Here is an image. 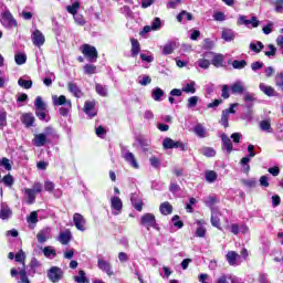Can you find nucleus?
<instances>
[{
  "mask_svg": "<svg viewBox=\"0 0 283 283\" xmlns=\"http://www.w3.org/2000/svg\"><path fill=\"white\" fill-rule=\"evenodd\" d=\"M2 181L7 187H12V185H14V178L12 177V175L4 176Z\"/></svg>",
  "mask_w": 283,
  "mask_h": 283,
  "instance_id": "69168bd1",
  "label": "nucleus"
},
{
  "mask_svg": "<svg viewBox=\"0 0 283 283\" xmlns=\"http://www.w3.org/2000/svg\"><path fill=\"white\" fill-rule=\"evenodd\" d=\"M21 122L23 125H25V127H32V125H34V115L31 113H25L22 115Z\"/></svg>",
  "mask_w": 283,
  "mask_h": 283,
  "instance_id": "bb28decb",
  "label": "nucleus"
},
{
  "mask_svg": "<svg viewBox=\"0 0 283 283\" xmlns=\"http://www.w3.org/2000/svg\"><path fill=\"white\" fill-rule=\"evenodd\" d=\"M260 129L266 132L268 134H273V128L271 127V120L265 119L260 122Z\"/></svg>",
  "mask_w": 283,
  "mask_h": 283,
  "instance_id": "e433bc0d",
  "label": "nucleus"
},
{
  "mask_svg": "<svg viewBox=\"0 0 283 283\" xmlns=\"http://www.w3.org/2000/svg\"><path fill=\"white\" fill-rule=\"evenodd\" d=\"M111 207L114 210L113 216H118L123 211V200L119 197H112Z\"/></svg>",
  "mask_w": 283,
  "mask_h": 283,
  "instance_id": "ddd939ff",
  "label": "nucleus"
},
{
  "mask_svg": "<svg viewBox=\"0 0 283 283\" xmlns=\"http://www.w3.org/2000/svg\"><path fill=\"white\" fill-rule=\"evenodd\" d=\"M57 240L61 244H70V240H72V232L70 230L61 232Z\"/></svg>",
  "mask_w": 283,
  "mask_h": 283,
  "instance_id": "5701e85b",
  "label": "nucleus"
},
{
  "mask_svg": "<svg viewBox=\"0 0 283 283\" xmlns=\"http://www.w3.org/2000/svg\"><path fill=\"white\" fill-rule=\"evenodd\" d=\"M221 39L227 42H231L235 39V31L231 29H223L221 33Z\"/></svg>",
  "mask_w": 283,
  "mask_h": 283,
  "instance_id": "b1692460",
  "label": "nucleus"
},
{
  "mask_svg": "<svg viewBox=\"0 0 283 283\" xmlns=\"http://www.w3.org/2000/svg\"><path fill=\"white\" fill-rule=\"evenodd\" d=\"M193 132L199 138H207V129H205V126L202 124H197L193 127Z\"/></svg>",
  "mask_w": 283,
  "mask_h": 283,
  "instance_id": "72a5a7b5",
  "label": "nucleus"
},
{
  "mask_svg": "<svg viewBox=\"0 0 283 283\" xmlns=\"http://www.w3.org/2000/svg\"><path fill=\"white\" fill-rule=\"evenodd\" d=\"M67 87H69V92L73 94V96H75L76 98H81V96H83V92L81 91L78 85H76V83L69 82Z\"/></svg>",
  "mask_w": 283,
  "mask_h": 283,
  "instance_id": "412c9836",
  "label": "nucleus"
},
{
  "mask_svg": "<svg viewBox=\"0 0 283 283\" xmlns=\"http://www.w3.org/2000/svg\"><path fill=\"white\" fill-rule=\"evenodd\" d=\"M0 167H3L7 171L12 170V165L10 164V159L6 157L0 159Z\"/></svg>",
  "mask_w": 283,
  "mask_h": 283,
  "instance_id": "6e6d98bb",
  "label": "nucleus"
},
{
  "mask_svg": "<svg viewBox=\"0 0 283 283\" xmlns=\"http://www.w3.org/2000/svg\"><path fill=\"white\" fill-rule=\"evenodd\" d=\"M81 52L90 63H96V61H98V51L95 46L83 44L81 46Z\"/></svg>",
  "mask_w": 283,
  "mask_h": 283,
  "instance_id": "20e7f679",
  "label": "nucleus"
},
{
  "mask_svg": "<svg viewBox=\"0 0 283 283\" xmlns=\"http://www.w3.org/2000/svg\"><path fill=\"white\" fill-rule=\"evenodd\" d=\"M35 109H48V105L41 96H38L34 102Z\"/></svg>",
  "mask_w": 283,
  "mask_h": 283,
  "instance_id": "de8ad7c7",
  "label": "nucleus"
},
{
  "mask_svg": "<svg viewBox=\"0 0 283 283\" xmlns=\"http://www.w3.org/2000/svg\"><path fill=\"white\" fill-rule=\"evenodd\" d=\"M273 6H275V8H274L275 12H277L279 14H282V12H283V0H274Z\"/></svg>",
  "mask_w": 283,
  "mask_h": 283,
  "instance_id": "680f3d73",
  "label": "nucleus"
},
{
  "mask_svg": "<svg viewBox=\"0 0 283 283\" xmlns=\"http://www.w3.org/2000/svg\"><path fill=\"white\" fill-rule=\"evenodd\" d=\"M164 149H180V151H187L189 148L187 147V144L178 140H174L169 137H166L163 142Z\"/></svg>",
  "mask_w": 283,
  "mask_h": 283,
  "instance_id": "39448f33",
  "label": "nucleus"
},
{
  "mask_svg": "<svg viewBox=\"0 0 283 283\" xmlns=\"http://www.w3.org/2000/svg\"><path fill=\"white\" fill-rule=\"evenodd\" d=\"M181 92H185L186 94H196V83L193 81L188 82L182 86Z\"/></svg>",
  "mask_w": 283,
  "mask_h": 283,
  "instance_id": "f704fd0d",
  "label": "nucleus"
},
{
  "mask_svg": "<svg viewBox=\"0 0 283 283\" xmlns=\"http://www.w3.org/2000/svg\"><path fill=\"white\" fill-rule=\"evenodd\" d=\"M200 154H202V156H207V158H213V156H216V149L211 147H202L200 149Z\"/></svg>",
  "mask_w": 283,
  "mask_h": 283,
  "instance_id": "c03bdc74",
  "label": "nucleus"
},
{
  "mask_svg": "<svg viewBox=\"0 0 283 283\" xmlns=\"http://www.w3.org/2000/svg\"><path fill=\"white\" fill-rule=\"evenodd\" d=\"M122 158L128 163L134 169H138V161L136 160V156H134V153L123 149L122 150Z\"/></svg>",
  "mask_w": 283,
  "mask_h": 283,
  "instance_id": "f8f14e48",
  "label": "nucleus"
},
{
  "mask_svg": "<svg viewBox=\"0 0 283 283\" xmlns=\"http://www.w3.org/2000/svg\"><path fill=\"white\" fill-rule=\"evenodd\" d=\"M151 96L156 102L159 103L160 101H163V97L165 96V91H163V88L160 87H155L153 90Z\"/></svg>",
  "mask_w": 283,
  "mask_h": 283,
  "instance_id": "473e14b6",
  "label": "nucleus"
},
{
  "mask_svg": "<svg viewBox=\"0 0 283 283\" xmlns=\"http://www.w3.org/2000/svg\"><path fill=\"white\" fill-rule=\"evenodd\" d=\"M203 59H212L211 63L214 67H222L224 65V55L214 54L213 52H206Z\"/></svg>",
  "mask_w": 283,
  "mask_h": 283,
  "instance_id": "0eeeda50",
  "label": "nucleus"
},
{
  "mask_svg": "<svg viewBox=\"0 0 283 283\" xmlns=\"http://www.w3.org/2000/svg\"><path fill=\"white\" fill-rule=\"evenodd\" d=\"M78 10H81V1L78 0H71V4L66 6V12L69 14H77Z\"/></svg>",
  "mask_w": 283,
  "mask_h": 283,
  "instance_id": "aec40b11",
  "label": "nucleus"
},
{
  "mask_svg": "<svg viewBox=\"0 0 283 283\" xmlns=\"http://www.w3.org/2000/svg\"><path fill=\"white\" fill-rule=\"evenodd\" d=\"M211 224H212V227H216L217 229H221L220 228V212H218V210L211 211Z\"/></svg>",
  "mask_w": 283,
  "mask_h": 283,
  "instance_id": "c756f323",
  "label": "nucleus"
},
{
  "mask_svg": "<svg viewBox=\"0 0 283 283\" xmlns=\"http://www.w3.org/2000/svg\"><path fill=\"white\" fill-rule=\"evenodd\" d=\"M130 201H132L133 207L137 211H143V200H140V198H138V195L132 193L130 195Z\"/></svg>",
  "mask_w": 283,
  "mask_h": 283,
  "instance_id": "a878e982",
  "label": "nucleus"
},
{
  "mask_svg": "<svg viewBox=\"0 0 283 283\" xmlns=\"http://www.w3.org/2000/svg\"><path fill=\"white\" fill-rule=\"evenodd\" d=\"M48 109H35V115L40 120H45L48 123V114L45 113Z\"/></svg>",
  "mask_w": 283,
  "mask_h": 283,
  "instance_id": "864d4df0",
  "label": "nucleus"
},
{
  "mask_svg": "<svg viewBox=\"0 0 283 283\" xmlns=\"http://www.w3.org/2000/svg\"><path fill=\"white\" fill-rule=\"evenodd\" d=\"M17 65H23L28 61V56L23 53H18L14 56Z\"/></svg>",
  "mask_w": 283,
  "mask_h": 283,
  "instance_id": "603ef678",
  "label": "nucleus"
},
{
  "mask_svg": "<svg viewBox=\"0 0 283 283\" xmlns=\"http://www.w3.org/2000/svg\"><path fill=\"white\" fill-rule=\"evenodd\" d=\"M220 124L226 128L229 127V113L226 111H222Z\"/></svg>",
  "mask_w": 283,
  "mask_h": 283,
  "instance_id": "13d9d810",
  "label": "nucleus"
},
{
  "mask_svg": "<svg viewBox=\"0 0 283 283\" xmlns=\"http://www.w3.org/2000/svg\"><path fill=\"white\" fill-rule=\"evenodd\" d=\"M243 101H244L245 103H254V101H255V94L245 91V92L243 93Z\"/></svg>",
  "mask_w": 283,
  "mask_h": 283,
  "instance_id": "5fc2aeb1",
  "label": "nucleus"
},
{
  "mask_svg": "<svg viewBox=\"0 0 283 283\" xmlns=\"http://www.w3.org/2000/svg\"><path fill=\"white\" fill-rule=\"evenodd\" d=\"M249 163H251L250 157H243L240 161V165L242 166L243 174H249L251 171V166H249Z\"/></svg>",
  "mask_w": 283,
  "mask_h": 283,
  "instance_id": "a19ab883",
  "label": "nucleus"
},
{
  "mask_svg": "<svg viewBox=\"0 0 283 283\" xmlns=\"http://www.w3.org/2000/svg\"><path fill=\"white\" fill-rule=\"evenodd\" d=\"M276 53H277V49L275 48V45L269 44L268 46H265L264 55L268 56L269 59L275 56Z\"/></svg>",
  "mask_w": 283,
  "mask_h": 283,
  "instance_id": "37998d69",
  "label": "nucleus"
},
{
  "mask_svg": "<svg viewBox=\"0 0 283 283\" xmlns=\"http://www.w3.org/2000/svg\"><path fill=\"white\" fill-rule=\"evenodd\" d=\"M73 222H74V226L75 228L78 230V231H85V224H86V220L85 218L83 217V214L81 213H74L73 216Z\"/></svg>",
  "mask_w": 283,
  "mask_h": 283,
  "instance_id": "4468645a",
  "label": "nucleus"
},
{
  "mask_svg": "<svg viewBox=\"0 0 283 283\" xmlns=\"http://www.w3.org/2000/svg\"><path fill=\"white\" fill-rule=\"evenodd\" d=\"M95 90L99 96H107V87L102 84H96Z\"/></svg>",
  "mask_w": 283,
  "mask_h": 283,
  "instance_id": "4d7b16f0",
  "label": "nucleus"
},
{
  "mask_svg": "<svg viewBox=\"0 0 283 283\" xmlns=\"http://www.w3.org/2000/svg\"><path fill=\"white\" fill-rule=\"evenodd\" d=\"M53 101V105H55L56 107H61L60 108V114L61 116H67V114H70L71 109H72V101L67 99V97H65V95H54L52 97Z\"/></svg>",
  "mask_w": 283,
  "mask_h": 283,
  "instance_id": "f03ea898",
  "label": "nucleus"
},
{
  "mask_svg": "<svg viewBox=\"0 0 283 283\" xmlns=\"http://www.w3.org/2000/svg\"><path fill=\"white\" fill-rule=\"evenodd\" d=\"M241 182L242 185H244V187H248L249 189H253L258 186V180L255 178L242 179Z\"/></svg>",
  "mask_w": 283,
  "mask_h": 283,
  "instance_id": "a18cd8bd",
  "label": "nucleus"
},
{
  "mask_svg": "<svg viewBox=\"0 0 283 283\" xmlns=\"http://www.w3.org/2000/svg\"><path fill=\"white\" fill-rule=\"evenodd\" d=\"M52 238V228L45 227L36 234V240L40 244L48 242Z\"/></svg>",
  "mask_w": 283,
  "mask_h": 283,
  "instance_id": "9d476101",
  "label": "nucleus"
},
{
  "mask_svg": "<svg viewBox=\"0 0 283 283\" xmlns=\"http://www.w3.org/2000/svg\"><path fill=\"white\" fill-rule=\"evenodd\" d=\"M193 21V15L187 11H181L178 15H177V21H179V23H182V21Z\"/></svg>",
  "mask_w": 283,
  "mask_h": 283,
  "instance_id": "58836bf2",
  "label": "nucleus"
},
{
  "mask_svg": "<svg viewBox=\"0 0 283 283\" xmlns=\"http://www.w3.org/2000/svg\"><path fill=\"white\" fill-rule=\"evenodd\" d=\"M174 50H176V42H168L163 48V54L165 55L174 54Z\"/></svg>",
  "mask_w": 283,
  "mask_h": 283,
  "instance_id": "ea45409f",
  "label": "nucleus"
},
{
  "mask_svg": "<svg viewBox=\"0 0 283 283\" xmlns=\"http://www.w3.org/2000/svg\"><path fill=\"white\" fill-rule=\"evenodd\" d=\"M248 112L243 113L241 115L242 120H247L248 123H251L253 120V111H251V107H253V104H247Z\"/></svg>",
  "mask_w": 283,
  "mask_h": 283,
  "instance_id": "c9c22d12",
  "label": "nucleus"
},
{
  "mask_svg": "<svg viewBox=\"0 0 283 283\" xmlns=\"http://www.w3.org/2000/svg\"><path fill=\"white\" fill-rule=\"evenodd\" d=\"M130 43H132L130 56L133 57L138 56V54H140V42H138V40L133 38L130 39Z\"/></svg>",
  "mask_w": 283,
  "mask_h": 283,
  "instance_id": "393cba45",
  "label": "nucleus"
},
{
  "mask_svg": "<svg viewBox=\"0 0 283 283\" xmlns=\"http://www.w3.org/2000/svg\"><path fill=\"white\" fill-rule=\"evenodd\" d=\"M56 136V130L53 127L48 126L44 128L43 133L36 134L32 139V145L34 147H45L46 143H50V138H54Z\"/></svg>",
  "mask_w": 283,
  "mask_h": 283,
  "instance_id": "f257e3e1",
  "label": "nucleus"
},
{
  "mask_svg": "<svg viewBox=\"0 0 283 283\" xmlns=\"http://www.w3.org/2000/svg\"><path fill=\"white\" fill-rule=\"evenodd\" d=\"M245 66H247V62L244 60H234L232 62V67L234 70H244Z\"/></svg>",
  "mask_w": 283,
  "mask_h": 283,
  "instance_id": "8fccbe9b",
  "label": "nucleus"
},
{
  "mask_svg": "<svg viewBox=\"0 0 283 283\" xmlns=\"http://www.w3.org/2000/svg\"><path fill=\"white\" fill-rule=\"evenodd\" d=\"M239 259L240 254H238L235 251H229L226 255V260L230 264V266H238V264H240L238 262Z\"/></svg>",
  "mask_w": 283,
  "mask_h": 283,
  "instance_id": "a211bd4d",
  "label": "nucleus"
},
{
  "mask_svg": "<svg viewBox=\"0 0 283 283\" xmlns=\"http://www.w3.org/2000/svg\"><path fill=\"white\" fill-rule=\"evenodd\" d=\"M237 25H245L247 28H258V25H260V21L258 20V18L252 17L251 20L247 19V15H240L238 21H237Z\"/></svg>",
  "mask_w": 283,
  "mask_h": 283,
  "instance_id": "1a4fd4ad",
  "label": "nucleus"
},
{
  "mask_svg": "<svg viewBox=\"0 0 283 283\" xmlns=\"http://www.w3.org/2000/svg\"><path fill=\"white\" fill-rule=\"evenodd\" d=\"M43 254L45 258H49V260H54V258H56V250L48 245L43 249Z\"/></svg>",
  "mask_w": 283,
  "mask_h": 283,
  "instance_id": "4c0bfd02",
  "label": "nucleus"
},
{
  "mask_svg": "<svg viewBox=\"0 0 283 283\" xmlns=\"http://www.w3.org/2000/svg\"><path fill=\"white\" fill-rule=\"evenodd\" d=\"M221 143L227 154H231L233 151V143L231 142V138L227 136V134H221Z\"/></svg>",
  "mask_w": 283,
  "mask_h": 283,
  "instance_id": "6ab92c4d",
  "label": "nucleus"
},
{
  "mask_svg": "<svg viewBox=\"0 0 283 283\" xmlns=\"http://www.w3.org/2000/svg\"><path fill=\"white\" fill-rule=\"evenodd\" d=\"M96 102L92 101H87L85 102L84 105V112L87 116H90V118H94V116H96Z\"/></svg>",
  "mask_w": 283,
  "mask_h": 283,
  "instance_id": "f3484780",
  "label": "nucleus"
},
{
  "mask_svg": "<svg viewBox=\"0 0 283 283\" xmlns=\"http://www.w3.org/2000/svg\"><path fill=\"white\" fill-rule=\"evenodd\" d=\"M198 67H201V70H209V66L211 65V62L207 59H199L197 61Z\"/></svg>",
  "mask_w": 283,
  "mask_h": 283,
  "instance_id": "3c124183",
  "label": "nucleus"
},
{
  "mask_svg": "<svg viewBox=\"0 0 283 283\" xmlns=\"http://www.w3.org/2000/svg\"><path fill=\"white\" fill-rule=\"evenodd\" d=\"M138 83L143 86L149 85V83H151V77L149 75H144L138 78Z\"/></svg>",
  "mask_w": 283,
  "mask_h": 283,
  "instance_id": "0e129e2a",
  "label": "nucleus"
},
{
  "mask_svg": "<svg viewBox=\"0 0 283 283\" xmlns=\"http://www.w3.org/2000/svg\"><path fill=\"white\" fill-rule=\"evenodd\" d=\"M205 178L209 184H213L218 180V172L213 170H206Z\"/></svg>",
  "mask_w": 283,
  "mask_h": 283,
  "instance_id": "2f4dec72",
  "label": "nucleus"
},
{
  "mask_svg": "<svg viewBox=\"0 0 283 283\" xmlns=\"http://www.w3.org/2000/svg\"><path fill=\"white\" fill-rule=\"evenodd\" d=\"M18 85L23 87V90H30L32 87V80H24L23 77H20L18 80Z\"/></svg>",
  "mask_w": 283,
  "mask_h": 283,
  "instance_id": "49530a36",
  "label": "nucleus"
},
{
  "mask_svg": "<svg viewBox=\"0 0 283 283\" xmlns=\"http://www.w3.org/2000/svg\"><path fill=\"white\" fill-rule=\"evenodd\" d=\"M31 41L35 48H41L45 43V35H43V32L35 29L31 34Z\"/></svg>",
  "mask_w": 283,
  "mask_h": 283,
  "instance_id": "9b49d317",
  "label": "nucleus"
},
{
  "mask_svg": "<svg viewBox=\"0 0 283 283\" xmlns=\"http://www.w3.org/2000/svg\"><path fill=\"white\" fill-rule=\"evenodd\" d=\"M84 74H96V65L94 64L84 65Z\"/></svg>",
  "mask_w": 283,
  "mask_h": 283,
  "instance_id": "e2e57ef3",
  "label": "nucleus"
},
{
  "mask_svg": "<svg viewBox=\"0 0 283 283\" xmlns=\"http://www.w3.org/2000/svg\"><path fill=\"white\" fill-rule=\"evenodd\" d=\"M159 211L163 216H169L174 211V207L169 205L168 201L164 202L159 207Z\"/></svg>",
  "mask_w": 283,
  "mask_h": 283,
  "instance_id": "7c9ffc66",
  "label": "nucleus"
},
{
  "mask_svg": "<svg viewBox=\"0 0 283 283\" xmlns=\"http://www.w3.org/2000/svg\"><path fill=\"white\" fill-rule=\"evenodd\" d=\"M0 21L4 28H17V20L12 17L10 10H6L0 14Z\"/></svg>",
  "mask_w": 283,
  "mask_h": 283,
  "instance_id": "423d86ee",
  "label": "nucleus"
},
{
  "mask_svg": "<svg viewBox=\"0 0 283 283\" xmlns=\"http://www.w3.org/2000/svg\"><path fill=\"white\" fill-rule=\"evenodd\" d=\"M153 31L160 30L163 28V22L160 21V18H155L150 25Z\"/></svg>",
  "mask_w": 283,
  "mask_h": 283,
  "instance_id": "052dcab7",
  "label": "nucleus"
},
{
  "mask_svg": "<svg viewBox=\"0 0 283 283\" xmlns=\"http://www.w3.org/2000/svg\"><path fill=\"white\" fill-rule=\"evenodd\" d=\"M250 50L255 54H260L264 50V44L260 41H253L250 43Z\"/></svg>",
  "mask_w": 283,
  "mask_h": 283,
  "instance_id": "cd10ccee",
  "label": "nucleus"
},
{
  "mask_svg": "<svg viewBox=\"0 0 283 283\" xmlns=\"http://www.w3.org/2000/svg\"><path fill=\"white\" fill-rule=\"evenodd\" d=\"M232 94H244L247 91V84L243 81L238 80L230 86Z\"/></svg>",
  "mask_w": 283,
  "mask_h": 283,
  "instance_id": "dca6fc26",
  "label": "nucleus"
},
{
  "mask_svg": "<svg viewBox=\"0 0 283 283\" xmlns=\"http://www.w3.org/2000/svg\"><path fill=\"white\" fill-rule=\"evenodd\" d=\"M48 277L53 283L61 282L63 280V270L59 266H52L48 271Z\"/></svg>",
  "mask_w": 283,
  "mask_h": 283,
  "instance_id": "6e6552de",
  "label": "nucleus"
},
{
  "mask_svg": "<svg viewBox=\"0 0 283 283\" xmlns=\"http://www.w3.org/2000/svg\"><path fill=\"white\" fill-rule=\"evenodd\" d=\"M75 282L77 283H90V280H87V276H85V271L80 270L78 275L75 276Z\"/></svg>",
  "mask_w": 283,
  "mask_h": 283,
  "instance_id": "09e8293b",
  "label": "nucleus"
},
{
  "mask_svg": "<svg viewBox=\"0 0 283 283\" xmlns=\"http://www.w3.org/2000/svg\"><path fill=\"white\" fill-rule=\"evenodd\" d=\"M12 217V210L8 205L2 203L1 209H0V220H8L9 218Z\"/></svg>",
  "mask_w": 283,
  "mask_h": 283,
  "instance_id": "4be33fe9",
  "label": "nucleus"
},
{
  "mask_svg": "<svg viewBox=\"0 0 283 283\" xmlns=\"http://www.w3.org/2000/svg\"><path fill=\"white\" fill-rule=\"evenodd\" d=\"M205 205L207 207H209V209H211V211H213V206L216 205V197H208L206 200H205Z\"/></svg>",
  "mask_w": 283,
  "mask_h": 283,
  "instance_id": "338daca9",
  "label": "nucleus"
},
{
  "mask_svg": "<svg viewBox=\"0 0 283 283\" xmlns=\"http://www.w3.org/2000/svg\"><path fill=\"white\" fill-rule=\"evenodd\" d=\"M139 224L149 231L150 229H156L160 231V227L156 222V216L154 213H145L140 217Z\"/></svg>",
  "mask_w": 283,
  "mask_h": 283,
  "instance_id": "7ed1b4c3",
  "label": "nucleus"
},
{
  "mask_svg": "<svg viewBox=\"0 0 283 283\" xmlns=\"http://www.w3.org/2000/svg\"><path fill=\"white\" fill-rule=\"evenodd\" d=\"M97 266L99 271H103V273H107L109 276L114 275V271H112V264L108 261L98 259Z\"/></svg>",
  "mask_w": 283,
  "mask_h": 283,
  "instance_id": "2eb2a0df",
  "label": "nucleus"
},
{
  "mask_svg": "<svg viewBox=\"0 0 283 283\" xmlns=\"http://www.w3.org/2000/svg\"><path fill=\"white\" fill-rule=\"evenodd\" d=\"M259 87H260L261 92H263V94H266V96L275 95V90L271 86H266V84H264V83H261Z\"/></svg>",
  "mask_w": 283,
  "mask_h": 283,
  "instance_id": "79ce46f5",
  "label": "nucleus"
},
{
  "mask_svg": "<svg viewBox=\"0 0 283 283\" xmlns=\"http://www.w3.org/2000/svg\"><path fill=\"white\" fill-rule=\"evenodd\" d=\"M73 19L77 25H85L86 23L85 18L81 13H75Z\"/></svg>",
  "mask_w": 283,
  "mask_h": 283,
  "instance_id": "bf43d9fd",
  "label": "nucleus"
},
{
  "mask_svg": "<svg viewBox=\"0 0 283 283\" xmlns=\"http://www.w3.org/2000/svg\"><path fill=\"white\" fill-rule=\"evenodd\" d=\"M19 275H20V282L21 283H30V280L28 279V274L25 272V269L20 270Z\"/></svg>",
  "mask_w": 283,
  "mask_h": 283,
  "instance_id": "774afa93",
  "label": "nucleus"
},
{
  "mask_svg": "<svg viewBox=\"0 0 283 283\" xmlns=\"http://www.w3.org/2000/svg\"><path fill=\"white\" fill-rule=\"evenodd\" d=\"M24 193L27 196V202L28 205H34V202H36V196L34 190L30 189V188H25L24 189Z\"/></svg>",
  "mask_w": 283,
  "mask_h": 283,
  "instance_id": "c85d7f7f",
  "label": "nucleus"
}]
</instances>
